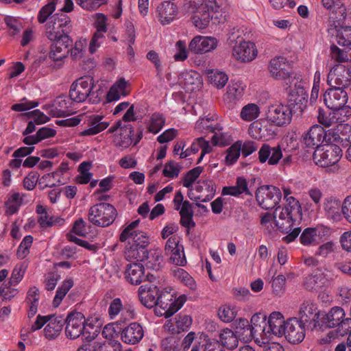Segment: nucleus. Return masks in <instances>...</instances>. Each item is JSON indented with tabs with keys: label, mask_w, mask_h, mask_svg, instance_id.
I'll use <instances>...</instances> for the list:
<instances>
[{
	"label": "nucleus",
	"mask_w": 351,
	"mask_h": 351,
	"mask_svg": "<svg viewBox=\"0 0 351 351\" xmlns=\"http://www.w3.org/2000/svg\"><path fill=\"white\" fill-rule=\"evenodd\" d=\"M65 322L64 333L69 339H76L82 337L87 341H91L98 335V327H95L88 322L84 314L78 311H71L68 313Z\"/></svg>",
	"instance_id": "nucleus-1"
},
{
	"label": "nucleus",
	"mask_w": 351,
	"mask_h": 351,
	"mask_svg": "<svg viewBox=\"0 0 351 351\" xmlns=\"http://www.w3.org/2000/svg\"><path fill=\"white\" fill-rule=\"evenodd\" d=\"M45 36L49 40L69 36L72 24L70 17L65 13L57 12L47 17L45 21Z\"/></svg>",
	"instance_id": "nucleus-2"
},
{
	"label": "nucleus",
	"mask_w": 351,
	"mask_h": 351,
	"mask_svg": "<svg viewBox=\"0 0 351 351\" xmlns=\"http://www.w3.org/2000/svg\"><path fill=\"white\" fill-rule=\"evenodd\" d=\"M88 221L99 227L111 225L117 216L116 208L108 203H99L93 205L88 210Z\"/></svg>",
	"instance_id": "nucleus-3"
},
{
	"label": "nucleus",
	"mask_w": 351,
	"mask_h": 351,
	"mask_svg": "<svg viewBox=\"0 0 351 351\" xmlns=\"http://www.w3.org/2000/svg\"><path fill=\"white\" fill-rule=\"evenodd\" d=\"M291 84L283 86L287 95V101L295 110L302 112L306 108L308 101V94L304 83L299 77H294Z\"/></svg>",
	"instance_id": "nucleus-4"
},
{
	"label": "nucleus",
	"mask_w": 351,
	"mask_h": 351,
	"mask_svg": "<svg viewBox=\"0 0 351 351\" xmlns=\"http://www.w3.org/2000/svg\"><path fill=\"white\" fill-rule=\"evenodd\" d=\"M342 157V149L335 144L329 143L317 147L313 156L314 162L321 167H328L337 164Z\"/></svg>",
	"instance_id": "nucleus-5"
},
{
	"label": "nucleus",
	"mask_w": 351,
	"mask_h": 351,
	"mask_svg": "<svg viewBox=\"0 0 351 351\" xmlns=\"http://www.w3.org/2000/svg\"><path fill=\"white\" fill-rule=\"evenodd\" d=\"M294 213L285 207L282 208L279 213L277 208L274 213L275 227L282 232L289 233L285 237L288 242L293 241L297 238L301 231L300 228H294Z\"/></svg>",
	"instance_id": "nucleus-6"
},
{
	"label": "nucleus",
	"mask_w": 351,
	"mask_h": 351,
	"mask_svg": "<svg viewBox=\"0 0 351 351\" xmlns=\"http://www.w3.org/2000/svg\"><path fill=\"white\" fill-rule=\"evenodd\" d=\"M268 69L271 76L278 80H282V86L291 84L294 81L292 72L291 64L287 59L283 56H278L270 60Z\"/></svg>",
	"instance_id": "nucleus-7"
},
{
	"label": "nucleus",
	"mask_w": 351,
	"mask_h": 351,
	"mask_svg": "<svg viewBox=\"0 0 351 351\" xmlns=\"http://www.w3.org/2000/svg\"><path fill=\"white\" fill-rule=\"evenodd\" d=\"M186 301L185 295H181L176 298L173 293L165 289L160 291L156 306L163 310V312L160 313L162 315L169 317L180 309Z\"/></svg>",
	"instance_id": "nucleus-8"
},
{
	"label": "nucleus",
	"mask_w": 351,
	"mask_h": 351,
	"mask_svg": "<svg viewBox=\"0 0 351 351\" xmlns=\"http://www.w3.org/2000/svg\"><path fill=\"white\" fill-rule=\"evenodd\" d=\"M322 313L318 310L316 304L311 300H306L300 306L298 319L305 324L307 328L313 330L317 327L322 328Z\"/></svg>",
	"instance_id": "nucleus-9"
},
{
	"label": "nucleus",
	"mask_w": 351,
	"mask_h": 351,
	"mask_svg": "<svg viewBox=\"0 0 351 351\" xmlns=\"http://www.w3.org/2000/svg\"><path fill=\"white\" fill-rule=\"evenodd\" d=\"M173 208L175 210L179 211L180 215V224L189 230L195 226L193 221V205L187 200H184V196L181 191H176L173 199Z\"/></svg>",
	"instance_id": "nucleus-10"
},
{
	"label": "nucleus",
	"mask_w": 351,
	"mask_h": 351,
	"mask_svg": "<svg viewBox=\"0 0 351 351\" xmlns=\"http://www.w3.org/2000/svg\"><path fill=\"white\" fill-rule=\"evenodd\" d=\"M293 112V107L289 104H274L268 108L267 119L277 126H285L291 123Z\"/></svg>",
	"instance_id": "nucleus-11"
},
{
	"label": "nucleus",
	"mask_w": 351,
	"mask_h": 351,
	"mask_svg": "<svg viewBox=\"0 0 351 351\" xmlns=\"http://www.w3.org/2000/svg\"><path fill=\"white\" fill-rule=\"evenodd\" d=\"M256 198L262 208L273 209L279 204L282 198V193L276 186L265 185L258 189Z\"/></svg>",
	"instance_id": "nucleus-12"
},
{
	"label": "nucleus",
	"mask_w": 351,
	"mask_h": 351,
	"mask_svg": "<svg viewBox=\"0 0 351 351\" xmlns=\"http://www.w3.org/2000/svg\"><path fill=\"white\" fill-rule=\"evenodd\" d=\"M143 138V130L138 131L134 135V128L130 123H125L121 131L114 135V144L121 150L128 148L131 145H136Z\"/></svg>",
	"instance_id": "nucleus-13"
},
{
	"label": "nucleus",
	"mask_w": 351,
	"mask_h": 351,
	"mask_svg": "<svg viewBox=\"0 0 351 351\" xmlns=\"http://www.w3.org/2000/svg\"><path fill=\"white\" fill-rule=\"evenodd\" d=\"M251 330L249 332V336L254 339L256 343L259 346L269 342L267 329V315L263 313H257L254 314L250 319Z\"/></svg>",
	"instance_id": "nucleus-14"
},
{
	"label": "nucleus",
	"mask_w": 351,
	"mask_h": 351,
	"mask_svg": "<svg viewBox=\"0 0 351 351\" xmlns=\"http://www.w3.org/2000/svg\"><path fill=\"white\" fill-rule=\"evenodd\" d=\"M94 80L90 76H84L73 82L69 90V98L77 103L87 99L90 90L94 88Z\"/></svg>",
	"instance_id": "nucleus-15"
},
{
	"label": "nucleus",
	"mask_w": 351,
	"mask_h": 351,
	"mask_svg": "<svg viewBox=\"0 0 351 351\" xmlns=\"http://www.w3.org/2000/svg\"><path fill=\"white\" fill-rule=\"evenodd\" d=\"M330 234L329 227L319 225L315 228H306L300 237V243L305 246H315L320 244Z\"/></svg>",
	"instance_id": "nucleus-16"
},
{
	"label": "nucleus",
	"mask_w": 351,
	"mask_h": 351,
	"mask_svg": "<svg viewBox=\"0 0 351 351\" xmlns=\"http://www.w3.org/2000/svg\"><path fill=\"white\" fill-rule=\"evenodd\" d=\"M232 54L237 61L247 63L256 58L258 49L254 43L242 40L235 43L232 47Z\"/></svg>",
	"instance_id": "nucleus-17"
},
{
	"label": "nucleus",
	"mask_w": 351,
	"mask_h": 351,
	"mask_svg": "<svg viewBox=\"0 0 351 351\" xmlns=\"http://www.w3.org/2000/svg\"><path fill=\"white\" fill-rule=\"evenodd\" d=\"M306 326L297 317L287 319L285 336L287 340L293 344L301 343L306 335Z\"/></svg>",
	"instance_id": "nucleus-18"
},
{
	"label": "nucleus",
	"mask_w": 351,
	"mask_h": 351,
	"mask_svg": "<svg viewBox=\"0 0 351 351\" xmlns=\"http://www.w3.org/2000/svg\"><path fill=\"white\" fill-rule=\"evenodd\" d=\"M325 105L330 110L342 107L348 102V93L342 87L332 86L323 95Z\"/></svg>",
	"instance_id": "nucleus-19"
},
{
	"label": "nucleus",
	"mask_w": 351,
	"mask_h": 351,
	"mask_svg": "<svg viewBox=\"0 0 351 351\" xmlns=\"http://www.w3.org/2000/svg\"><path fill=\"white\" fill-rule=\"evenodd\" d=\"M149 283L144 284L138 288V298L143 305L151 308L157 304L160 291L156 285L152 284L153 276H147Z\"/></svg>",
	"instance_id": "nucleus-20"
},
{
	"label": "nucleus",
	"mask_w": 351,
	"mask_h": 351,
	"mask_svg": "<svg viewBox=\"0 0 351 351\" xmlns=\"http://www.w3.org/2000/svg\"><path fill=\"white\" fill-rule=\"evenodd\" d=\"M218 40L212 36H195L189 44V50L195 54H203L217 48Z\"/></svg>",
	"instance_id": "nucleus-21"
},
{
	"label": "nucleus",
	"mask_w": 351,
	"mask_h": 351,
	"mask_svg": "<svg viewBox=\"0 0 351 351\" xmlns=\"http://www.w3.org/2000/svg\"><path fill=\"white\" fill-rule=\"evenodd\" d=\"M351 80V71L346 66L337 64L333 66L328 74V82L332 85L333 83L336 87L346 88Z\"/></svg>",
	"instance_id": "nucleus-22"
},
{
	"label": "nucleus",
	"mask_w": 351,
	"mask_h": 351,
	"mask_svg": "<svg viewBox=\"0 0 351 351\" xmlns=\"http://www.w3.org/2000/svg\"><path fill=\"white\" fill-rule=\"evenodd\" d=\"M50 40L53 42L49 54L51 59L53 61H60L67 57L69 53V48L73 43L70 36H63V38Z\"/></svg>",
	"instance_id": "nucleus-23"
},
{
	"label": "nucleus",
	"mask_w": 351,
	"mask_h": 351,
	"mask_svg": "<svg viewBox=\"0 0 351 351\" xmlns=\"http://www.w3.org/2000/svg\"><path fill=\"white\" fill-rule=\"evenodd\" d=\"M267 329H268L267 332L269 341L273 336L280 337L285 335L287 320H285V317L281 313L277 311L272 312L267 318Z\"/></svg>",
	"instance_id": "nucleus-24"
},
{
	"label": "nucleus",
	"mask_w": 351,
	"mask_h": 351,
	"mask_svg": "<svg viewBox=\"0 0 351 351\" xmlns=\"http://www.w3.org/2000/svg\"><path fill=\"white\" fill-rule=\"evenodd\" d=\"M87 126L79 132L81 136H90L96 135L105 130L110 125L108 121L104 120V117L100 114H92L86 120Z\"/></svg>",
	"instance_id": "nucleus-25"
},
{
	"label": "nucleus",
	"mask_w": 351,
	"mask_h": 351,
	"mask_svg": "<svg viewBox=\"0 0 351 351\" xmlns=\"http://www.w3.org/2000/svg\"><path fill=\"white\" fill-rule=\"evenodd\" d=\"M144 334L143 327L138 322H132L122 329L121 339L125 343L135 345L142 340Z\"/></svg>",
	"instance_id": "nucleus-26"
},
{
	"label": "nucleus",
	"mask_w": 351,
	"mask_h": 351,
	"mask_svg": "<svg viewBox=\"0 0 351 351\" xmlns=\"http://www.w3.org/2000/svg\"><path fill=\"white\" fill-rule=\"evenodd\" d=\"M282 158L280 146H271L264 143L258 151V159L261 163L267 162L269 165H277Z\"/></svg>",
	"instance_id": "nucleus-27"
},
{
	"label": "nucleus",
	"mask_w": 351,
	"mask_h": 351,
	"mask_svg": "<svg viewBox=\"0 0 351 351\" xmlns=\"http://www.w3.org/2000/svg\"><path fill=\"white\" fill-rule=\"evenodd\" d=\"M201 149V154L197 160V163L199 164L202 162L204 156L206 154H209L212 152L213 147L210 145L208 141H206L204 137H199L195 138L190 147L186 149L184 152H182L180 154V158H186L188 156L195 154Z\"/></svg>",
	"instance_id": "nucleus-28"
},
{
	"label": "nucleus",
	"mask_w": 351,
	"mask_h": 351,
	"mask_svg": "<svg viewBox=\"0 0 351 351\" xmlns=\"http://www.w3.org/2000/svg\"><path fill=\"white\" fill-rule=\"evenodd\" d=\"M325 138L324 129L319 125H314L303 135V142L306 147L316 149L321 147Z\"/></svg>",
	"instance_id": "nucleus-29"
},
{
	"label": "nucleus",
	"mask_w": 351,
	"mask_h": 351,
	"mask_svg": "<svg viewBox=\"0 0 351 351\" xmlns=\"http://www.w3.org/2000/svg\"><path fill=\"white\" fill-rule=\"evenodd\" d=\"M158 21L163 25L171 23L178 15V7L176 3L165 1L160 3L156 8Z\"/></svg>",
	"instance_id": "nucleus-30"
},
{
	"label": "nucleus",
	"mask_w": 351,
	"mask_h": 351,
	"mask_svg": "<svg viewBox=\"0 0 351 351\" xmlns=\"http://www.w3.org/2000/svg\"><path fill=\"white\" fill-rule=\"evenodd\" d=\"M65 325L64 318L61 315H49L47 326L44 328L45 335L48 339H56Z\"/></svg>",
	"instance_id": "nucleus-31"
},
{
	"label": "nucleus",
	"mask_w": 351,
	"mask_h": 351,
	"mask_svg": "<svg viewBox=\"0 0 351 351\" xmlns=\"http://www.w3.org/2000/svg\"><path fill=\"white\" fill-rule=\"evenodd\" d=\"M121 312V315L125 317V319L134 318V308L131 306L123 307L121 299L116 298L110 304L108 311V315L111 319H114Z\"/></svg>",
	"instance_id": "nucleus-32"
},
{
	"label": "nucleus",
	"mask_w": 351,
	"mask_h": 351,
	"mask_svg": "<svg viewBox=\"0 0 351 351\" xmlns=\"http://www.w3.org/2000/svg\"><path fill=\"white\" fill-rule=\"evenodd\" d=\"M345 312L341 307L335 306L330 309V311L325 314L322 313L321 324L323 327L335 328L339 324V323L344 319Z\"/></svg>",
	"instance_id": "nucleus-33"
},
{
	"label": "nucleus",
	"mask_w": 351,
	"mask_h": 351,
	"mask_svg": "<svg viewBox=\"0 0 351 351\" xmlns=\"http://www.w3.org/2000/svg\"><path fill=\"white\" fill-rule=\"evenodd\" d=\"M125 276L127 281L132 285H140L145 278V269L142 264L132 263L127 265Z\"/></svg>",
	"instance_id": "nucleus-34"
},
{
	"label": "nucleus",
	"mask_w": 351,
	"mask_h": 351,
	"mask_svg": "<svg viewBox=\"0 0 351 351\" xmlns=\"http://www.w3.org/2000/svg\"><path fill=\"white\" fill-rule=\"evenodd\" d=\"M243 92L244 87L241 82L231 81L228 86L224 100L232 106L241 99Z\"/></svg>",
	"instance_id": "nucleus-35"
},
{
	"label": "nucleus",
	"mask_w": 351,
	"mask_h": 351,
	"mask_svg": "<svg viewBox=\"0 0 351 351\" xmlns=\"http://www.w3.org/2000/svg\"><path fill=\"white\" fill-rule=\"evenodd\" d=\"M128 82L124 78L118 80L110 88L107 93V100L110 102L117 101L121 97H125L128 95L129 92L127 90Z\"/></svg>",
	"instance_id": "nucleus-36"
},
{
	"label": "nucleus",
	"mask_w": 351,
	"mask_h": 351,
	"mask_svg": "<svg viewBox=\"0 0 351 351\" xmlns=\"http://www.w3.org/2000/svg\"><path fill=\"white\" fill-rule=\"evenodd\" d=\"M324 210L328 218L333 221H339L341 218L342 204L338 199L328 198L324 203Z\"/></svg>",
	"instance_id": "nucleus-37"
},
{
	"label": "nucleus",
	"mask_w": 351,
	"mask_h": 351,
	"mask_svg": "<svg viewBox=\"0 0 351 351\" xmlns=\"http://www.w3.org/2000/svg\"><path fill=\"white\" fill-rule=\"evenodd\" d=\"M326 279L322 273L317 272L305 278L304 285L309 291H322Z\"/></svg>",
	"instance_id": "nucleus-38"
},
{
	"label": "nucleus",
	"mask_w": 351,
	"mask_h": 351,
	"mask_svg": "<svg viewBox=\"0 0 351 351\" xmlns=\"http://www.w3.org/2000/svg\"><path fill=\"white\" fill-rule=\"evenodd\" d=\"M211 121H213V117L199 119L196 122L195 129L200 132H203L204 131H210L215 133L211 138L212 143L215 145H223V141L220 139L219 135L215 132L216 128L213 127V124L211 123Z\"/></svg>",
	"instance_id": "nucleus-39"
},
{
	"label": "nucleus",
	"mask_w": 351,
	"mask_h": 351,
	"mask_svg": "<svg viewBox=\"0 0 351 351\" xmlns=\"http://www.w3.org/2000/svg\"><path fill=\"white\" fill-rule=\"evenodd\" d=\"M193 12L194 15L192 16L191 20L195 27L199 29H206L213 16L205 10V7L202 6L200 8V10Z\"/></svg>",
	"instance_id": "nucleus-40"
},
{
	"label": "nucleus",
	"mask_w": 351,
	"mask_h": 351,
	"mask_svg": "<svg viewBox=\"0 0 351 351\" xmlns=\"http://www.w3.org/2000/svg\"><path fill=\"white\" fill-rule=\"evenodd\" d=\"M63 0H48L47 3L43 6L38 12L37 21L40 24L45 23L48 16L51 15L62 5Z\"/></svg>",
	"instance_id": "nucleus-41"
},
{
	"label": "nucleus",
	"mask_w": 351,
	"mask_h": 351,
	"mask_svg": "<svg viewBox=\"0 0 351 351\" xmlns=\"http://www.w3.org/2000/svg\"><path fill=\"white\" fill-rule=\"evenodd\" d=\"M219 341L223 347L229 350L236 348L239 343L237 335L229 328L221 330L219 335Z\"/></svg>",
	"instance_id": "nucleus-42"
},
{
	"label": "nucleus",
	"mask_w": 351,
	"mask_h": 351,
	"mask_svg": "<svg viewBox=\"0 0 351 351\" xmlns=\"http://www.w3.org/2000/svg\"><path fill=\"white\" fill-rule=\"evenodd\" d=\"M206 74L209 82L217 88H222L225 86L228 80L226 73L218 70H206Z\"/></svg>",
	"instance_id": "nucleus-43"
},
{
	"label": "nucleus",
	"mask_w": 351,
	"mask_h": 351,
	"mask_svg": "<svg viewBox=\"0 0 351 351\" xmlns=\"http://www.w3.org/2000/svg\"><path fill=\"white\" fill-rule=\"evenodd\" d=\"M165 118L160 112H154L151 114L147 122V130L150 133L157 134L164 127Z\"/></svg>",
	"instance_id": "nucleus-44"
},
{
	"label": "nucleus",
	"mask_w": 351,
	"mask_h": 351,
	"mask_svg": "<svg viewBox=\"0 0 351 351\" xmlns=\"http://www.w3.org/2000/svg\"><path fill=\"white\" fill-rule=\"evenodd\" d=\"M60 184H62L60 172L56 171L43 175L38 182V185L42 189L47 187L52 188Z\"/></svg>",
	"instance_id": "nucleus-45"
},
{
	"label": "nucleus",
	"mask_w": 351,
	"mask_h": 351,
	"mask_svg": "<svg viewBox=\"0 0 351 351\" xmlns=\"http://www.w3.org/2000/svg\"><path fill=\"white\" fill-rule=\"evenodd\" d=\"M336 27L337 43L346 48H351V26Z\"/></svg>",
	"instance_id": "nucleus-46"
},
{
	"label": "nucleus",
	"mask_w": 351,
	"mask_h": 351,
	"mask_svg": "<svg viewBox=\"0 0 351 351\" xmlns=\"http://www.w3.org/2000/svg\"><path fill=\"white\" fill-rule=\"evenodd\" d=\"M125 256L128 261L134 259L137 262H144L146 257H148V252L146 249L142 250L138 247L131 245L129 248H127Z\"/></svg>",
	"instance_id": "nucleus-47"
},
{
	"label": "nucleus",
	"mask_w": 351,
	"mask_h": 351,
	"mask_svg": "<svg viewBox=\"0 0 351 351\" xmlns=\"http://www.w3.org/2000/svg\"><path fill=\"white\" fill-rule=\"evenodd\" d=\"M175 323L177 328L176 329L175 328H171V326H169V323L165 324V327H167L169 330L179 333L182 331L187 330L189 328L192 324V319L189 315H180L175 317Z\"/></svg>",
	"instance_id": "nucleus-48"
},
{
	"label": "nucleus",
	"mask_w": 351,
	"mask_h": 351,
	"mask_svg": "<svg viewBox=\"0 0 351 351\" xmlns=\"http://www.w3.org/2000/svg\"><path fill=\"white\" fill-rule=\"evenodd\" d=\"M332 117L335 123L343 124L351 117V108L349 106H343L332 110Z\"/></svg>",
	"instance_id": "nucleus-49"
},
{
	"label": "nucleus",
	"mask_w": 351,
	"mask_h": 351,
	"mask_svg": "<svg viewBox=\"0 0 351 351\" xmlns=\"http://www.w3.org/2000/svg\"><path fill=\"white\" fill-rule=\"evenodd\" d=\"M331 58L339 62L351 61V48L341 49L335 45L330 46Z\"/></svg>",
	"instance_id": "nucleus-50"
},
{
	"label": "nucleus",
	"mask_w": 351,
	"mask_h": 351,
	"mask_svg": "<svg viewBox=\"0 0 351 351\" xmlns=\"http://www.w3.org/2000/svg\"><path fill=\"white\" fill-rule=\"evenodd\" d=\"M128 240L130 244L138 247L142 250L146 249L149 244L148 237L142 231L134 232L132 234H130V237H128Z\"/></svg>",
	"instance_id": "nucleus-51"
},
{
	"label": "nucleus",
	"mask_w": 351,
	"mask_h": 351,
	"mask_svg": "<svg viewBox=\"0 0 351 351\" xmlns=\"http://www.w3.org/2000/svg\"><path fill=\"white\" fill-rule=\"evenodd\" d=\"M260 113L259 107L255 104H248L241 111L240 117L245 121H252L256 119Z\"/></svg>",
	"instance_id": "nucleus-52"
},
{
	"label": "nucleus",
	"mask_w": 351,
	"mask_h": 351,
	"mask_svg": "<svg viewBox=\"0 0 351 351\" xmlns=\"http://www.w3.org/2000/svg\"><path fill=\"white\" fill-rule=\"evenodd\" d=\"M73 286V281L72 279H67L63 281L62 285L57 289L53 298V304L54 306L57 307L60 305L62 299Z\"/></svg>",
	"instance_id": "nucleus-53"
},
{
	"label": "nucleus",
	"mask_w": 351,
	"mask_h": 351,
	"mask_svg": "<svg viewBox=\"0 0 351 351\" xmlns=\"http://www.w3.org/2000/svg\"><path fill=\"white\" fill-rule=\"evenodd\" d=\"M201 77L199 74L194 71L184 72L180 77V82L185 88L189 89L190 85H194L200 82Z\"/></svg>",
	"instance_id": "nucleus-54"
},
{
	"label": "nucleus",
	"mask_w": 351,
	"mask_h": 351,
	"mask_svg": "<svg viewBox=\"0 0 351 351\" xmlns=\"http://www.w3.org/2000/svg\"><path fill=\"white\" fill-rule=\"evenodd\" d=\"M121 330H118L117 325L108 324L103 328L101 335L106 339V341L119 342V337L121 336Z\"/></svg>",
	"instance_id": "nucleus-55"
},
{
	"label": "nucleus",
	"mask_w": 351,
	"mask_h": 351,
	"mask_svg": "<svg viewBox=\"0 0 351 351\" xmlns=\"http://www.w3.org/2000/svg\"><path fill=\"white\" fill-rule=\"evenodd\" d=\"M162 351H179L180 349V339L179 337L171 335L161 341Z\"/></svg>",
	"instance_id": "nucleus-56"
},
{
	"label": "nucleus",
	"mask_w": 351,
	"mask_h": 351,
	"mask_svg": "<svg viewBox=\"0 0 351 351\" xmlns=\"http://www.w3.org/2000/svg\"><path fill=\"white\" fill-rule=\"evenodd\" d=\"M174 276L182 283H184L190 289L194 290L196 288V284L194 279L189 274L182 268H176L173 271Z\"/></svg>",
	"instance_id": "nucleus-57"
},
{
	"label": "nucleus",
	"mask_w": 351,
	"mask_h": 351,
	"mask_svg": "<svg viewBox=\"0 0 351 351\" xmlns=\"http://www.w3.org/2000/svg\"><path fill=\"white\" fill-rule=\"evenodd\" d=\"M241 149V143L237 141L230 147L226 152V163L228 165H233L239 158Z\"/></svg>",
	"instance_id": "nucleus-58"
},
{
	"label": "nucleus",
	"mask_w": 351,
	"mask_h": 351,
	"mask_svg": "<svg viewBox=\"0 0 351 351\" xmlns=\"http://www.w3.org/2000/svg\"><path fill=\"white\" fill-rule=\"evenodd\" d=\"M21 199L19 193H14L12 194L5 202L6 213L8 215L16 213L21 206Z\"/></svg>",
	"instance_id": "nucleus-59"
},
{
	"label": "nucleus",
	"mask_w": 351,
	"mask_h": 351,
	"mask_svg": "<svg viewBox=\"0 0 351 351\" xmlns=\"http://www.w3.org/2000/svg\"><path fill=\"white\" fill-rule=\"evenodd\" d=\"M162 256L157 252H148L145 258V265L147 268L158 271L162 267Z\"/></svg>",
	"instance_id": "nucleus-60"
},
{
	"label": "nucleus",
	"mask_w": 351,
	"mask_h": 351,
	"mask_svg": "<svg viewBox=\"0 0 351 351\" xmlns=\"http://www.w3.org/2000/svg\"><path fill=\"white\" fill-rule=\"evenodd\" d=\"M203 171L202 167H196L189 171L182 180L183 186L190 189Z\"/></svg>",
	"instance_id": "nucleus-61"
},
{
	"label": "nucleus",
	"mask_w": 351,
	"mask_h": 351,
	"mask_svg": "<svg viewBox=\"0 0 351 351\" xmlns=\"http://www.w3.org/2000/svg\"><path fill=\"white\" fill-rule=\"evenodd\" d=\"M337 135L341 142L348 143L351 141V125L348 123L338 124L337 125Z\"/></svg>",
	"instance_id": "nucleus-62"
},
{
	"label": "nucleus",
	"mask_w": 351,
	"mask_h": 351,
	"mask_svg": "<svg viewBox=\"0 0 351 351\" xmlns=\"http://www.w3.org/2000/svg\"><path fill=\"white\" fill-rule=\"evenodd\" d=\"M3 20L8 27L12 30L13 35L19 33L23 27L22 20L18 17L5 16Z\"/></svg>",
	"instance_id": "nucleus-63"
},
{
	"label": "nucleus",
	"mask_w": 351,
	"mask_h": 351,
	"mask_svg": "<svg viewBox=\"0 0 351 351\" xmlns=\"http://www.w3.org/2000/svg\"><path fill=\"white\" fill-rule=\"evenodd\" d=\"M33 240V237L31 235H27L23 238L17 250L16 254L19 258L22 259L28 255Z\"/></svg>",
	"instance_id": "nucleus-64"
}]
</instances>
